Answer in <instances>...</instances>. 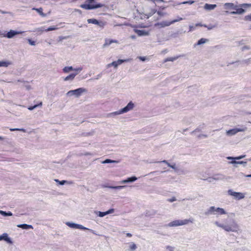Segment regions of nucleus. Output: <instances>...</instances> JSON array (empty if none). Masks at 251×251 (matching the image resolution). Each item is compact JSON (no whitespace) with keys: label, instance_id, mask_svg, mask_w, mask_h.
Returning <instances> with one entry per match:
<instances>
[{"label":"nucleus","instance_id":"nucleus-1","mask_svg":"<svg viewBox=\"0 0 251 251\" xmlns=\"http://www.w3.org/2000/svg\"><path fill=\"white\" fill-rule=\"evenodd\" d=\"M214 224L227 232H238L240 230V226L236 221L231 218L226 219L224 223L215 221Z\"/></svg>","mask_w":251,"mask_h":251},{"label":"nucleus","instance_id":"nucleus-2","mask_svg":"<svg viewBox=\"0 0 251 251\" xmlns=\"http://www.w3.org/2000/svg\"><path fill=\"white\" fill-rule=\"evenodd\" d=\"M225 8L226 9H233L235 11L231 12V14H242L245 12V9L251 7L250 3H243L239 5L233 3H226Z\"/></svg>","mask_w":251,"mask_h":251},{"label":"nucleus","instance_id":"nucleus-3","mask_svg":"<svg viewBox=\"0 0 251 251\" xmlns=\"http://www.w3.org/2000/svg\"><path fill=\"white\" fill-rule=\"evenodd\" d=\"M226 213L224 209L220 207H216L214 206H210L204 212L205 216H208L212 214L214 215H224Z\"/></svg>","mask_w":251,"mask_h":251},{"label":"nucleus","instance_id":"nucleus-4","mask_svg":"<svg viewBox=\"0 0 251 251\" xmlns=\"http://www.w3.org/2000/svg\"><path fill=\"white\" fill-rule=\"evenodd\" d=\"M134 107V104L132 102V101H130L128 103V104L125 107L121 109L120 110L115 111L114 112L111 113L109 114V116H113L115 115H118L120 114H122L125 113H126L130 110L133 109Z\"/></svg>","mask_w":251,"mask_h":251},{"label":"nucleus","instance_id":"nucleus-5","mask_svg":"<svg viewBox=\"0 0 251 251\" xmlns=\"http://www.w3.org/2000/svg\"><path fill=\"white\" fill-rule=\"evenodd\" d=\"M193 219H184V220H174L172 222H170L167 226H177L182 225H185L188 224L189 223H193Z\"/></svg>","mask_w":251,"mask_h":251},{"label":"nucleus","instance_id":"nucleus-6","mask_svg":"<svg viewBox=\"0 0 251 251\" xmlns=\"http://www.w3.org/2000/svg\"><path fill=\"white\" fill-rule=\"evenodd\" d=\"M66 224L70 227L74 229H79L82 230H88L92 232L93 234H95L94 231L91 229L88 228L81 225L77 224L74 223L68 222Z\"/></svg>","mask_w":251,"mask_h":251},{"label":"nucleus","instance_id":"nucleus-7","mask_svg":"<svg viewBox=\"0 0 251 251\" xmlns=\"http://www.w3.org/2000/svg\"><path fill=\"white\" fill-rule=\"evenodd\" d=\"M104 4L101 3L91 4V3H84L80 5V7L83 9L87 10L94 9L102 7Z\"/></svg>","mask_w":251,"mask_h":251},{"label":"nucleus","instance_id":"nucleus-8","mask_svg":"<svg viewBox=\"0 0 251 251\" xmlns=\"http://www.w3.org/2000/svg\"><path fill=\"white\" fill-rule=\"evenodd\" d=\"M86 90L83 88H79L75 90L69 91L67 92V95L68 96H75L76 97H78L80 96Z\"/></svg>","mask_w":251,"mask_h":251},{"label":"nucleus","instance_id":"nucleus-9","mask_svg":"<svg viewBox=\"0 0 251 251\" xmlns=\"http://www.w3.org/2000/svg\"><path fill=\"white\" fill-rule=\"evenodd\" d=\"M87 22L89 24H93L97 25L100 27L103 28L105 25V23L102 21H100L96 19H89L87 20Z\"/></svg>","mask_w":251,"mask_h":251},{"label":"nucleus","instance_id":"nucleus-10","mask_svg":"<svg viewBox=\"0 0 251 251\" xmlns=\"http://www.w3.org/2000/svg\"><path fill=\"white\" fill-rule=\"evenodd\" d=\"M246 129V127L240 128H233L230 130H228L226 131V134L227 135H233L236 134L238 132L244 131Z\"/></svg>","mask_w":251,"mask_h":251},{"label":"nucleus","instance_id":"nucleus-11","mask_svg":"<svg viewBox=\"0 0 251 251\" xmlns=\"http://www.w3.org/2000/svg\"><path fill=\"white\" fill-rule=\"evenodd\" d=\"M82 70V67H78L75 68L73 71L74 72L70 74L69 75L67 76L65 78H74V77L79 73Z\"/></svg>","mask_w":251,"mask_h":251},{"label":"nucleus","instance_id":"nucleus-12","mask_svg":"<svg viewBox=\"0 0 251 251\" xmlns=\"http://www.w3.org/2000/svg\"><path fill=\"white\" fill-rule=\"evenodd\" d=\"M1 240H4L10 244H13L12 239L8 236V234L6 233H4L2 235H0V241Z\"/></svg>","mask_w":251,"mask_h":251},{"label":"nucleus","instance_id":"nucleus-13","mask_svg":"<svg viewBox=\"0 0 251 251\" xmlns=\"http://www.w3.org/2000/svg\"><path fill=\"white\" fill-rule=\"evenodd\" d=\"M227 193L229 195L234 196L235 198L236 197H238V195H241V197L239 198V200L242 199L245 197L244 194L240 192H234L231 189L228 190L227 191Z\"/></svg>","mask_w":251,"mask_h":251},{"label":"nucleus","instance_id":"nucleus-14","mask_svg":"<svg viewBox=\"0 0 251 251\" xmlns=\"http://www.w3.org/2000/svg\"><path fill=\"white\" fill-rule=\"evenodd\" d=\"M134 31L139 36H148L149 35V32L145 30L134 29Z\"/></svg>","mask_w":251,"mask_h":251},{"label":"nucleus","instance_id":"nucleus-15","mask_svg":"<svg viewBox=\"0 0 251 251\" xmlns=\"http://www.w3.org/2000/svg\"><path fill=\"white\" fill-rule=\"evenodd\" d=\"M21 33H22V32H19L13 30H10L9 31L7 32L5 36L7 38L11 39L15 35Z\"/></svg>","mask_w":251,"mask_h":251},{"label":"nucleus","instance_id":"nucleus-16","mask_svg":"<svg viewBox=\"0 0 251 251\" xmlns=\"http://www.w3.org/2000/svg\"><path fill=\"white\" fill-rule=\"evenodd\" d=\"M165 163L166 164H167L168 165V166L170 167V168H172L173 169H174L175 170L177 169V168L176 167V165L175 163H174L173 164H171L166 160H164L161 161L150 162V163Z\"/></svg>","mask_w":251,"mask_h":251},{"label":"nucleus","instance_id":"nucleus-17","mask_svg":"<svg viewBox=\"0 0 251 251\" xmlns=\"http://www.w3.org/2000/svg\"><path fill=\"white\" fill-rule=\"evenodd\" d=\"M171 21L167 22V21H162L160 23H157L155 24V26H159V27H164L165 26H168L172 25Z\"/></svg>","mask_w":251,"mask_h":251},{"label":"nucleus","instance_id":"nucleus-18","mask_svg":"<svg viewBox=\"0 0 251 251\" xmlns=\"http://www.w3.org/2000/svg\"><path fill=\"white\" fill-rule=\"evenodd\" d=\"M229 163L233 164L234 167L235 168L237 167V164H242L244 167H246L247 164V161H231L229 162Z\"/></svg>","mask_w":251,"mask_h":251},{"label":"nucleus","instance_id":"nucleus-19","mask_svg":"<svg viewBox=\"0 0 251 251\" xmlns=\"http://www.w3.org/2000/svg\"><path fill=\"white\" fill-rule=\"evenodd\" d=\"M117 42H118V41L115 40L106 39L105 40V43L103 45L102 47L103 48H106V47L109 46L110 45H111L113 43H117Z\"/></svg>","mask_w":251,"mask_h":251},{"label":"nucleus","instance_id":"nucleus-20","mask_svg":"<svg viewBox=\"0 0 251 251\" xmlns=\"http://www.w3.org/2000/svg\"><path fill=\"white\" fill-rule=\"evenodd\" d=\"M18 227L21 228L23 229H33V227L32 225H27L26 224H19L17 225Z\"/></svg>","mask_w":251,"mask_h":251},{"label":"nucleus","instance_id":"nucleus-21","mask_svg":"<svg viewBox=\"0 0 251 251\" xmlns=\"http://www.w3.org/2000/svg\"><path fill=\"white\" fill-rule=\"evenodd\" d=\"M217 7L216 4H211L205 3L204 6V8L206 10H211L215 9Z\"/></svg>","mask_w":251,"mask_h":251},{"label":"nucleus","instance_id":"nucleus-22","mask_svg":"<svg viewBox=\"0 0 251 251\" xmlns=\"http://www.w3.org/2000/svg\"><path fill=\"white\" fill-rule=\"evenodd\" d=\"M213 176L215 180H223L225 178V176L221 174H214Z\"/></svg>","mask_w":251,"mask_h":251},{"label":"nucleus","instance_id":"nucleus-23","mask_svg":"<svg viewBox=\"0 0 251 251\" xmlns=\"http://www.w3.org/2000/svg\"><path fill=\"white\" fill-rule=\"evenodd\" d=\"M246 155H242L236 157L228 156L226 159L228 160H231V161H236L244 158Z\"/></svg>","mask_w":251,"mask_h":251},{"label":"nucleus","instance_id":"nucleus-24","mask_svg":"<svg viewBox=\"0 0 251 251\" xmlns=\"http://www.w3.org/2000/svg\"><path fill=\"white\" fill-rule=\"evenodd\" d=\"M251 61V59H248L246 60H243L242 61H236L235 62H232V63H230L229 64H233L235 66H236L237 64L239 65V64H244V63L248 64V63H250Z\"/></svg>","mask_w":251,"mask_h":251},{"label":"nucleus","instance_id":"nucleus-25","mask_svg":"<svg viewBox=\"0 0 251 251\" xmlns=\"http://www.w3.org/2000/svg\"><path fill=\"white\" fill-rule=\"evenodd\" d=\"M208 41V40L205 38H201L198 41L197 43L194 45V47L195 48L197 46L201 45L203 44H204Z\"/></svg>","mask_w":251,"mask_h":251},{"label":"nucleus","instance_id":"nucleus-26","mask_svg":"<svg viewBox=\"0 0 251 251\" xmlns=\"http://www.w3.org/2000/svg\"><path fill=\"white\" fill-rule=\"evenodd\" d=\"M32 10L36 11L39 13V14L43 17H44L46 16V14H44L43 12V9L42 8H33Z\"/></svg>","mask_w":251,"mask_h":251},{"label":"nucleus","instance_id":"nucleus-27","mask_svg":"<svg viewBox=\"0 0 251 251\" xmlns=\"http://www.w3.org/2000/svg\"><path fill=\"white\" fill-rule=\"evenodd\" d=\"M10 64H11V63L9 61H0V67H7Z\"/></svg>","mask_w":251,"mask_h":251},{"label":"nucleus","instance_id":"nucleus-28","mask_svg":"<svg viewBox=\"0 0 251 251\" xmlns=\"http://www.w3.org/2000/svg\"><path fill=\"white\" fill-rule=\"evenodd\" d=\"M42 105V102L41 101L40 103H39L38 104H34V105L33 106H30L28 107V109L31 111L33 109H34L35 108L39 107V106H41Z\"/></svg>","mask_w":251,"mask_h":251},{"label":"nucleus","instance_id":"nucleus-29","mask_svg":"<svg viewBox=\"0 0 251 251\" xmlns=\"http://www.w3.org/2000/svg\"><path fill=\"white\" fill-rule=\"evenodd\" d=\"M104 187H108V188H109L110 189H113L121 190V189L126 187V186H105Z\"/></svg>","mask_w":251,"mask_h":251},{"label":"nucleus","instance_id":"nucleus-30","mask_svg":"<svg viewBox=\"0 0 251 251\" xmlns=\"http://www.w3.org/2000/svg\"><path fill=\"white\" fill-rule=\"evenodd\" d=\"M119 162V161L113 160H111L110 159H106L102 162V163H103V164L111 163H118Z\"/></svg>","mask_w":251,"mask_h":251},{"label":"nucleus","instance_id":"nucleus-31","mask_svg":"<svg viewBox=\"0 0 251 251\" xmlns=\"http://www.w3.org/2000/svg\"><path fill=\"white\" fill-rule=\"evenodd\" d=\"M178 57H179V56L168 57L164 60V62H166L168 61L173 62V61L176 60Z\"/></svg>","mask_w":251,"mask_h":251},{"label":"nucleus","instance_id":"nucleus-32","mask_svg":"<svg viewBox=\"0 0 251 251\" xmlns=\"http://www.w3.org/2000/svg\"><path fill=\"white\" fill-rule=\"evenodd\" d=\"M74 68L72 66H68V67H65L63 69V71L65 73H68L70 71H72L74 70Z\"/></svg>","mask_w":251,"mask_h":251},{"label":"nucleus","instance_id":"nucleus-33","mask_svg":"<svg viewBox=\"0 0 251 251\" xmlns=\"http://www.w3.org/2000/svg\"><path fill=\"white\" fill-rule=\"evenodd\" d=\"M126 179L127 180V182L130 183V182H134L135 181H136L137 179V178L135 176H133L131 177H128Z\"/></svg>","mask_w":251,"mask_h":251},{"label":"nucleus","instance_id":"nucleus-34","mask_svg":"<svg viewBox=\"0 0 251 251\" xmlns=\"http://www.w3.org/2000/svg\"><path fill=\"white\" fill-rule=\"evenodd\" d=\"M137 246L135 244L133 243H131L129 245V250L131 251H134L136 249Z\"/></svg>","mask_w":251,"mask_h":251},{"label":"nucleus","instance_id":"nucleus-35","mask_svg":"<svg viewBox=\"0 0 251 251\" xmlns=\"http://www.w3.org/2000/svg\"><path fill=\"white\" fill-rule=\"evenodd\" d=\"M96 214L97 216L100 217H103L106 215H107L106 212H101V211H98L96 212Z\"/></svg>","mask_w":251,"mask_h":251},{"label":"nucleus","instance_id":"nucleus-36","mask_svg":"<svg viewBox=\"0 0 251 251\" xmlns=\"http://www.w3.org/2000/svg\"><path fill=\"white\" fill-rule=\"evenodd\" d=\"M156 10L154 9H151V11L147 15V18H149L150 17L152 16L156 12Z\"/></svg>","mask_w":251,"mask_h":251},{"label":"nucleus","instance_id":"nucleus-37","mask_svg":"<svg viewBox=\"0 0 251 251\" xmlns=\"http://www.w3.org/2000/svg\"><path fill=\"white\" fill-rule=\"evenodd\" d=\"M22 79H18V82H23L24 83V86L26 88L27 90H29L31 88L30 86L25 84V81H22Z\"/></svg>","mask_w":251,"mask_h":251},{"label":"nucleus","instance_id":"nucleus-38","mask_svg":"<svg viewBox=\"0 0 251 251\" xmlns=\"http://www.w3.org/2000/svg\"><path fill=\"white\" fill-rule=\"evenodd\" d=\"M126 61V60H123V59H118L117 61H116V63L117 64V66H119V65H121L123 62Z\"/></svg>","mask_w":251,"mask_h":251},{"label":"nucleus","instance_id":"nucleus-39","mask_svg":"<svg viewBox=\"0 0 251 251\" xmlns=\"http://www.w3.org/2000/svg\"><path fill=\"white\" fill-rule=\"evenodd\" d=\"M194 2V0H188V1H185L182 2L181 3H179L177 4H186V3H188V4H192Z\"/></svg>","mask_w":251,"mask_h":251},{"label":"nucleus","instance_id":"nucleus-40","mask_svg":"<svg viewBox=\"0 0 251 251\" xmlns=\"http://www.w3.org/2000/svg\"><path fill=\"white\" fill-rule=\"evenodd\" d=\"M55 181L58 183H59V184L61 185H63L64 184H65L66 182H67V181L66 180H62V181H59L58 179H55Z\"/></svg>","mask_w":251,"mask_h":251},{"label":"nucleus","instance_id":"nucleus-41","mask_svg":"<svg viewBox=\"0 0 251 251\" xmlns=\"http://www.w3.org/2000/svg\"><path fill=\"white\" fill-rule=\"evenodd\" d=\"M27 41L30 45H31V46L35 45V41L32 40L31 39H28Z\"/></svg>","mask_w":251,"mask_h":251},{"label":"nucleus","instance_id":"nucleus-42","mask_svg":"<svg viewBox=\"0 0 251 251\" xmlns=\"http://www.w3.org/2000/svg\"><path fill=\"white\" fill-rule=\"evenodd\" d=\"M205 180L207 181L208 182L210 183L213 182L214 180H215L213 176L212 177H209L208 178L205 179Z\"/></svg>","mask_w":251,"mask_h":251},{"label":"nucleus","instance_id":"nucleus-43","mask_svg":"<svg viewBox=\"0 0 251 251\" xmlns=\"http://www.w3.org/2000/svg\"><path fill=\"white\" fill-rule=\"evenodd\" d=\"M250 49H251V48L250 47V46H244V47H243L241 48V50H242V51H244L245 50H249Z\"/></svg>","mask_w":251,"mask_h":251},{"label":"nucleus","instance_id":"nucleus-44","mask_svg":"<svg viewBox=\"0 0 251 251\" xmlns=\"http://www.w3.org/2000/svg\"><path fill=\"white\" fill-rule=\"evenodd\" d=\"M108 66V67L114 66L115 68H116L117 67L116 61L112 62L111 63L109 64Z\"/></svg>","mask_w":251,"mask_h":251},{"label":"nucleus","instance_id":"nucleus-45","mask_svg":"<svg viewBox=\"0 0 251 251\" xmlns=\"http://www.w3.org/2000/svg\"><path fill=\"white\" fill-rule=\"evenodd\" d=\"M57 28H56L54 26H50L49 27H48L47 29H46V31H52V30H55Z\"/></svg>","mask_w":251,"mask_h":251},{"label":"nucleus","instance_id":"nucleus-46","mask_svg":"<svg viewBox=\"0 0 251 251\" xmlns=\"http://www.w3.org/2000/svg\"><path fill=\"white\" fill-rule=\"evenodd\" d=\"M0 214L4 217H7V212L0 210Z\"/></svg>","mask_w":251,"mask_h":251},{"label":"nucleus","instance_id":"nucleus-47","mask_svg":"<svg viewBox=\"0 0 251 251\" xmlns=\"http://www.w3.org/2000/svg\"><path fill=\"white\" fill-rule=\"evenodd\" d=\"M182 20H183V19L182 18H178L177 19H175L174 20L172 21L171 23L173 24H174L175 23H176L177 22H179V21H181Z\"/></svg>","mask_w":251,"mask_h":251},{"label":"nucleus","instance_id":"nucleus-48","mask_svg":"<svg viewBox=\"0 0 251 251\" xmlns=\"http://www.w3.org/2000/svg\"><path fill=\"white\" fill-rule=\"evenodd\" d=\"M10 130L11 131H16V130H18V131H25V129H24V128H11L10 129Z\"/></svg>","mask_w":251,"mask_h":251},{"label":"nucleus","instance_id":"nucleus-49","mask_svg":"<svg viewBox=\"0 0 251 251\" xmlns=\"http://www.w3.org/2000/svg\"><path fill=\"white\" fill-rule=\"evenodd\" d=\"M106 212L107 215L113 213L114 212V209L111 208V209H109L108 210L106 211Z\"/></svg>","mask_w":251,"mask_h":251},{"label":"nucleus","instance_id":"nucleus-50","mask_svg":"<svg viewBox=\"0 0 251 251\" xmlns=\"http://www.w3.org/2000/svg\"><path fill=\"white\" fill-rule=\"evenodd\" d=\"M201 131V129L200 128V127H198L196 129H195L194 130L192 131L191 134H194V133H195L196 132H200Z\"/></svg>","mask_w":251,"mask_h":251},{"label":"nucleus","instance_id":"nucleus-51","mask_svg":"<svg viewBox=\"0 0 251 251\" xmlns=\"http://www.w3.org/2000/svg\"><path fill=\"white\" fill-rule=\"evenodd\" d=\"M166 249L169 250V251H174L175 248L172 246H167L166 247Z\"/></svg>","mask_w":251,"mask_h":251},{"label":"nucleus","instance_id":"nucleus-52","mask_svg":"<svg viewBox=\"0 0 251 251\" xmlns=\"http://www.w3.org/2000/svg\"><path fill=\"white\" fill-rule=\"evenodd\" d=\"M215 27H216V25H208L207 28L208 30H211V29H212L213 28H215Z\"/></svg>","mask_w":251,"mask_h":251},{"label":"nucleus","instance_id":"nucleus-53","mask_svg":"<svg viewBox=\"0 0 251 251\" xmlns=\"http://www.w3.org/2000/svg\"><path fill=\"white\" fill-rule=\"evenodd\" d=\"M176 197H172V198H171V199H168V201L169 202H174V201H176Z\"/></svg>","mask_w":251,"mask_h":251},{"label":"nucleus","instance_id":"nucleus-54","mask_svg":"<svg viewBox=\"0 0 251 251\" xmlns=\"http://www.w3.org/2000/svg\"><path fill=\"white\" fill-rule=\"evenodd\" d=\"M157 13L158 15L160 16H163L165 14V13H163V12H161L160 11H158L157 12Z\"/></svg>","mask_w":251,"mask_h":251},{"label":"nucleus","instance_id":"nucleus-55","mask_svg":"<svg viewBox=\"0 0 251 251\" xmlns=\"http://www.w3.org/2000/svg\"><path fill=\"white\" fill-rule=\"evenodd\" d=\"M245 19L246 20L251 21V14L246 16Z\"/></svg>","mask_w":251,"mask_h":251},{"label":"nucleus","instance_id":"nucleus-56","mask_svg":"<svg viewBox=\"0 0 251 251\" xmlns=\"http://www.w3.org/2000/svg\"><path fill=\"white\" fill-rule=\"evenodd\" d=\"M138 58L142 61H145L146 60V57L145 56H139Z\"/></svg>","mask_w":251,"mask_h":251},{"label":"nucleus","instance_id":"nucleus-57","mask_svg":"<svg viewBox=\"0 0 251 251\" xmlns=\"http://www.w3.org/2000/svg\"><path fill=\"white\" fill-rule=\"evenodd\" d=\"M195 29V27L193 25H189V31H193Z\"/></svg>","mask_w":251,"mask_h":251},{"label":"nucleus","instance_id":"nucleus-58","mask_svg":"<svg viewBox=\"0 0 251 251\" xmlns=\"http://www.w3.org/2000/svg\"><path fill=\"white\" fill-rule=\"evenodd\" d=\"M199 138H201V137L206 138V137H207V135L206 134H200L199 135Z\"/></svg>","mask_w":251,"mask_h":251},{"label":"nucleus","instance_id":"nucleus-59","mask_svg":"<svg viewBox=\"0 0 251 251\" xmlns=\"http://www.w3.org/2000/svg\"><path fill=\"white\" fill-rule=\"evenodd\" d=\"M13 214L11 211H7V216H12Z\"/></svg>","mask_w":251,"mask_h":251},{"label":"nucleus","instance_id":"nucleus-60","mask_svg":"<svg viewBox=\"0 0 251 251\" xmlns=\"http://www.w3.org/2000/svg\"><path fill=\"white\" fill-rule=\"evenodd\" d=\"M128 183V182H127V179H125V180H122V181L121 182V183H122V184H125V183Z\"/></svg>","mask_w":251,"mask_h":251},{"label":"nucleus","instance_id":"nucleus-61","mask_svg":"<svg viewBox=\"0 0 251 251\" xmlns=\"http://www.w3.org/2000/svg\"><path fill=\"white\" fill-rule=\"evenodd\" d=\"M130 38L132 39H135L136 38V36L135 35H132L130 36Z\"/></svg>","mask_w":251,"mask_h":251},{"label":"nucleus","instance_id":"nucleus-62","mask_svg":"<svg viewBox=\"0 0 251 251\" xmlns=\"http://www.w3.org/2000/svg\"><path fill=\"white\" fill-rule=\"evenodd\" d=\"M126 235L127 237H130L132 236V234L131 233H127L126 234Z\"/></svg>","mask_w":251,"mask_h":251},{"label":"nucleus","instance_id":"nucleus-63","mask_svg":"<svg viewBox=\"0 0 251 251\" xmlns=\"http://www.w3.org/2000/svg\"><path fill=\"white\" fill-rule=\"evenodd\" d=\"M202 26V24H201V23L196 24V26Z\"/></svg>","mask_w":251,"mask_h":251},{"label":"nucleus","instance_id":"nucleus-64","mask_svg":"<svg viewBox=\"0 0 251 251\" xmlns=\"http://www.w3.org/2000/svg\"><path fill=\"white\" fill-rule=\"evenodd\" d=\"M245 177H251V175H244Z\"/></svg>","mask_w":251,"mask_h":251}]
</instances>
